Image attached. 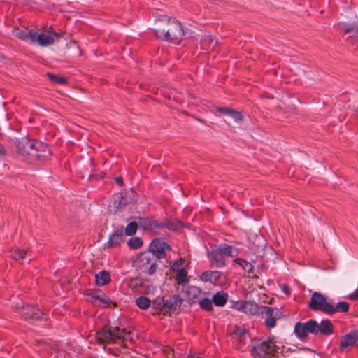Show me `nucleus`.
Segmentation results:
<instances>
[{
  "instance_id": "obj_1",
  "label": "nucleus",
  "mask_w": 358,
  "mask_h": 358,
  "mask_svg": "<svg viewBox=\"0 0 358 358\" xmlns=\"http://www.w3.org/2000/svg\"><path fill=\"white\" fill-rule=\"evenodd\" d=\"M165 24L166 29H155V35L166 41L178 44L182 40L185 32L182 24L174 17L164 14H158L155 17V24Z\"/></svg>"
},
{
  "instance_id": "obj_2",
  "label": "nucleus",
  "mask_w": 358,
  "mask_h": 358,
  "mask_svg": "<svg viewBox=\"0 0 358 358\" xmlns=\"http://www.w3.org/2000/svg\"><path fill=\"white\" fill-rule=\"evenodd\" d=\"M17 152L23 157L29 158H46L50 152L47 144L30 140L27 138H15L13 140Z\"/></svg>"
},
{
  "instance_id": "obj_3",
  "label": "nucleus",
  "mask_w": 358,
  "mask_h": 358,
  "mask_svg": "<svg viewBox=\"0 0 358 358\" xmlns=\"http://www.w3.org/2000/svg\"><path fill=\"white\" fill-rule=\"evenodd\" d=\"M279 349L280 346L274 337L255 338L252 341L251 355L255 358H271L278 353Z\"/></svg>"
},
{
  "instance_id": "obj_4",
  "label": "nucleus",
  "mask_w": 358,
  "mask_h": 358,
  "mask_svg": "<svg viewBox=\"0 0 358 358\" xmlns=\"http://www.w3.org/2000/svg\"><path fill=\"white\" fill-rule=\"evenodd\" d=\"M96 339L101 344L122 343L131 339L130 333L117 327L105 326L97 331Z\"/></svg>"
},
{
  "instance_id": "obj_5",
  "label": "nucleus",
  "mask_w": 358,
  "mask_h": 358,
  "mask_svg": "<svg viewBox=\"0 0 358 358\" xmlns=\"http://www.w3.org/2000/svg\"><path fill=\"white\" fill-rule=\"evenodd\" d=\"M238 255L237 248L227 244H221L208 252V257L210 264L216 268H222L226 265V257H236Z\"/></svg>"
},
{
  "instance_id": "obj_6",
  "label": "nucleus",
  "mask_w": 358,
  "mask_h": 358,
  "mask_svg": "<svg viewBox=\"0 0 358 358\" xmlns=\"http://www.w3.org/2000/svg\"><path fill=\"white\" fill-rule=\"evenodd\" d=\"M137 200V194L132 189H124L114 195L110 207H113L117 210H120L127 205L133 203Z\"/></svg>"
},
{
  "instance_id": "obj_7",
  "label": "nucleus",
  "mask_w": 358,
  "mask_h": 358,
  "mask_svg": "<svg viewBox=\"0 0 358 358\" xmlns=\"http://www.w3.org/2000/svg\"><path fill=\"white\" fill-rule=\"evenodd\" d=\"M331 299L320 292H315L310 297L308 308L314 311H320L329 315L331 308Z\"/></svg>"
},
{
  "instance_id": "obj_8",
  "label": "nucleus",
  "mask_w": 358,
  "mask_h": 358,
  "mask_svg": "<svg viewBox=\"0 0 358 358\" xmlns=\"http://www.w3.org/2000/svg\"><path fill=\"white\" fill-rule=\"evenodd\" d=\"M259 312L265 319V324L268 328H273L276 325V320L280 317L281 313L277 308L262 306Z\"/></svg>"
},
{
  "instance_id": "obj_9",
  "label": "nucleus",
  "mask_w": 358,
  "mask_h": 358,
  "mask_svg": "<svg viewBox=\"0 0 358 358\" xmlns=\"http://www.w3.org/2000/svg\"><path fill=\"white\" fill-rule=\"evenodd\" d=\"M316 327V321L313 320L305 323L299 322L294 326V332L297 338L303 340L307 337L309 333L315 335Z\"/></svg>"
},
{
  "instance_id": "obj_10",
  "label": "nucleus",
  "mask_w": 358,
  "mask_h": 358,
  "mask_svg": "<svg viewBox=\"0 0 358 358\" xmlns=\"http://www.w3.org/2000/svg\"><path fill=\"white\" fill-rule=\"evenodd\" d=\"M171 246L161 238L153 239L149 246V250L158 259L165 257L166 252L171 250Z\"/></svg>"
},
{
  "instance_id": "obj_11",
  "label": "nucleus",
  "mask_w": 358,
  "mask_h": 358,
  "mask_svg": "<svg viewBox=\"0 0 358 358\" xmlns=\"http://www.w3.org/2000/svg\"><path fill=\"white\" fill-rule=\"evenodd\" d=\"M259 307L257 303L250 301H236L233 303L231 308L249 315H255L259 312Z\"/></svg>"
},
{
  "instance_id": "obj_12",
  "label": "nucleus",
  "mask_w": 358,
  "mask_h": 358,
  "mask_svg": "<svg viewBox=\"0 0 358 358\" xmlns=\"http://www.w3.org/2000/svg\"><path fill=\"white\" fill-rule=\"evenodd\" d=\"M60 37L61 35L56 31H51L48 34H36V42H37L41 46H49L53 44L55 40H59Z\"/></svg>"
},
{
  "instance_id": "obj_13",
  "label": "nucleus",
  "mask_w": 358,
  "mask_h": 358,
  "mask_svg": "<svg viewBox=\"0 0 358 358\" xmlns=\"http://www.w3.org/2000/svg\"><path fill=\"white\" fill-rule=\"evenodd\" d=\"M358 341V331L352 330L342 336L340 339V350L343 351L349 347L357 344Z\"/></svg>"
},
{
  "instance_id": "obj_14",
  "label": "nucleus",
  "mask_w": 358,
  "mask_h": 358,
  "mask_svg": "<svg viewBox=\"0 0 358 358\" xmlns=\"http://www.w3.org/2000/svg\"><path fill=\"white\" fill-rule=\"evenodd\" d=\"M20 314L24 317V319L30 320H40L43 315L38 308H36V307L31 305H26L23 306Z\"/></svg>"
},
{
  "instance_id": "obj_15",
  "label": "nucleus",
  "mask_w": 358,
  "mask_h": 358,
  "mask_svg": "<svg viewBox=\"0 0 358 358\" xmlns=\"http://www.w3.org/2000/svg\"><path fill=\"white\" fill-rule=\"evenodd\" d=\"M124 241V227H121L115 230L109 236L106 247L113 248L120 245Z\"/></svg>"
},
{
  "instance_id": "obj_16",
  "label": "nucleus",
  "mask_w": 358,
  "mask_h": 358,
  "mask_svg": "<svg viewBox=\"0 0 358 358\" xmlns=\"http://www.w3.org/2000/svg\"><path fill=\"white\" fill-rule=\"evenodd\" d=\"M13 35L17 38L24 41H29L30 43L36 42V32L33 29H27L21 30L18 28H15L13 30Z\"/></svg>"
},
{
  "instance_id": "obj_17",
  "label": "nucleus",
  "mask_w": 358,
  "mask_h": 358,
  "mask_svg": "<svg viewBox=\"0 0 358 358\" xmlns=\"http://www.w3.org/2000/svg\"><path fill=\"white\" fill-rule=\"evenodd\" d=\"M164 310L174 311L180 308L182 304V299L178 295H172L165 299Z\"/></svg>"
},
{
  "instance_id": "obj_18",
  "label": "nucleus",
  "mask_w": 358,
  "mask_h": 358,
  "mask_svg": "<svg viewBox=\"0 0 358 358\" xmlns=\"http://www.w3.org/2000/svg\"><path fill=\"white\" fill-rule=\"evenodd\" d=\"M316 332L315 335L319 332L324 335H331L334 331V326L331 321L328 320H322L320 324L316 321Z\"/></svg>"
},
{
  "instance_id": "obj_19",
  "label": "nucleus",
  "mask_w": 358,
  "mask_h": 358,
  "mask_svg": "<svg viewBox=\"0 0 358 358\" xmlns=\"http://www.w3.org/2000/svg\"><path fill=\"white\" fill-rule=\"evenodd\" d=\"M217 41L210 35L203 36L201 40V48L205 50H213Z\"/></svg>"
},
{
  "instance_id": "obj_20",
  "label": "nucleus",
  "mask_w": 358,
  "mask_h": 358,
  "mask_svg": "<svg viewBox=\"0 0 358 358\" xmlns=\"http://www.w3.org/2000/svg\"><path fill=\"white\" fill-rule=\"evenodd\" d=\"M201 293V289L196 286H188L185 290L186 296L192 302H195L196 299L200 297Z\"/></svg>"
},
{
  "instance_id": "obj_21",
  "label": "nucleus",
  "mask_w": 358,
  "mask_h": 358,
  "mask_svg": "<svg viewBox=\"0 0 358 358\" xmlns=\"http://www.w3.org/2000/svg\"><path fill=\"white\" fill-rule=\"evenodd\" d=\"M349 308V303L346 301L338 302L335 305L331 303L329 315H332L336 313H347Z\"/></svg>"
},
{
  "instance_id": "obj_22",
  "label": "nucleus",
  "mask_w": 358,
  "mask_h": 358,
  "mask_svg": "<svg viewBox=\"0 0 358 358\" xmlns=\"http://www.w3.org/2000/svg\"><path fill=\"white\" fill-rule=\"evenodd\" d=\"M228 294L224 292H218L213 296V303L217 306L222 307L227 303Z\"/></svg>"
},
{
  "instance_id": "obj_23",
  "label": "nucleus",
  "mask_w": 358,
  "mask_h": 358,
  "mask_svg": "<svg viewBox=\"0 0 358 358\" xmlns=\"http://www.w3.org/2000/svg\"><path fill=\"white\" fill-rule=\"evenodd\" d=\"M96 283L98 286H103L110 281V275L108 271H102L95 275Z\"/></svg>"
},
{
  "instance_id": "obj_24",
  "label": "nucleus",
  "mask_w": 358,
  "mask_h": 358,
  "mask_svg": "<svg viewBox=\"0 0 358 358\" xmlns=\"http://www.w3.org/2000/svg\"><path fill=\"white\" fill-rule=\"evenodd\" d=\"M152 227L151 230L153 232L157 233L159 231L162 230L164 228H166L169 230L173 229V224H166L164 222H160L157 220H152Z\"/></svg>"
},
{
  "instance_id": "obj_25",
  "label": "nucleus",
  "mask_w": 358,
  "mask_h": 358,
  "mask_svg": "<svg viewBox=\"0 0 358 358\" xmlns=\"http://www.w3.org/2000/svg\"><path fill=\"white\" fill-rule=\"evenodd\" d=\"M211 283L215 285H221L226 281L225 275L220 271H214L212 272Z\"/></svg>"
},
{
  "instance_id": "obj_26",
  "label": "nucleus",
  "mask_w": 358,
  "mask_h": 358,
  "mask_svg": "<svg viewBox=\"0 0 358 358\" xmlns=\"http://www.w3.org/2000/svg\"><path fill=\"white\" fill-rule=\"evenodd\" d=\"M153 261L154 259L150 255L146 254L141 255L137 260L139 269L141 271V268L148 266Z\"/></svg>"
},
{
  "instance_id": "obj_27",
  "label": "nucleus",
  "mask_w": 358,
  "mask_h": 358,
  "mask_svg": "<svg viewBox=\"0 0 358 358\" xmlns=\"http://www.w3.org/2000/svg\"><path fill=\"white\" fill-rule=\"evenodd\" d=\"M234 262L241 266L245 272L253 273V266L250 262L242 258H236Z\"/></svg>"
},
{
  "instance_id": "obj_28",
  "label": "nucleus",
  "mask_w": 358,
  "mask_h": 358,
  "mask_svg": "<svg viewBox=\"0 0 358 358\" xmlns=\"http://www.w3.org/2000/svg\"><path fill=\"white\" fill-rule=\"evenodd\" d=\"M176 280L178 285H185L189 282V280L185 269L178 271L176 273Z\"/></svg>"
},
{
  "instance_id": "obj_29",
  "label": "nucleus",
  "mask_w": 358,
  "mask_h": 358,
  "mask_svg": "<svg viewBox=\"0 0 358 358\" xmlns=\"http://www.w3.org/2000/svg\"><path fill=\"white\" fill-rule=\"evenodd\" d=\"M136 305L142 310H145L150 307L151 301L145 296H139L135 301Z\"/></svg>"
},
{
  "instance_id": "obj_30",
  "label": "nucleus",
  "mask_w": 358,
  "mask_h": 358,
  "mask_svg": "<svg viewBox=\"0 0 358 358\" xmlns=\"http://www.w3.org/2000/svg\"><path fill=\"white\" fill-rule=\"evenodd\" d=\"M143 240L140 237L134 236L129 239L127 245L129 248L136 250L141 248L143 245Z\"/></svg>"
},
{
  "instance_id": "obj_31",
  "label": "nucleus",
  "mask_w": 358,
  "mask_h": 358,
  "mask_svg": "<svg viewBox=\"0 0 358 358\" xmlns=\"http://www.w3.org/2000/svg\"><path fill=\"white\" fill-rule=\"evenodd\" d=\"M200 307L207 311H210L213 310V300L209 299L208 298H203L199 301Z\"/></svg>"
},
{
  "instance_id": "obj_32",
  "label": "nucleus",
  "mask_w": 358,
  "mask_h": 358,
  "mask_svg": "<svg viewBox=\"0 0 358 358\" xmlns=\"http://www.w3.org/2000/svg\"><path fill=\"white\" fill-rule=\"evenodd\" d=\"M108 299L106 298H101L98 296H92V303H94L96 306H99L101 307H107L109 304Z\"/></svg>"
},
{
  "instance_id": "obj_33",
  "label": "nucleus",
  "mask_w": 358,
  "mask_h": 358,
  "mask_svg": "<svg viewBox=\"0 0 358 358\" xmlns=\"http://www.w3.org/2000/svg\"><path fill=\"white\" fill-rule=\"evenodd\" d=\"M138 227V224L136 222H129L125 229H124V234L127 236H132L136 234Z\"/></svg>"
},
{
  "instance_id": "obj_34",
  "label": "nucleus",
  "mask_w": 358,
  "mask_h": 358,
  "mask_svg": "<svg viewBox=\"0 0 358 358\" xmlns=\"http://www.w3.org/2000/svg\"><path fill=\"white\" fill-rule=\"evenodd\" d=\"M27 254L24 250L15 249L11 252L12 257L15 260H23Z\"/></svg>"
},
{
  "instance_id": "obj_35",
  "label": "nucleus",
  "mask_w": 358,
  "mask_h": 358,
  "mask_svg": "<svg viewBox=\"0 0 358 358\" xmlns=\"http://www.w3.org/2000/svg\"><path fill=\"white\" fill-rule=\"evenodd\" d=\"M165 299L161 297H157L152 301V308L157 310H164Z\"/></svg>"
},
{
  "instance_id": "obj_36",
  "label": "nucleus",
  "mask_w": 358,
  "mask_h": 358,
  "mask_svg": "<svg viewBox=\"0 0 358 358\" xmlns=\"http://www.w3.org/2000/svg\"><path fill=\"white\" fill-rule=\"evenodd\" d=\"M152 220L145 217H139V225L144 230H151Z\"/></svg>"
},
{
  "instance_id": "obj_37",
  "label": "nucleus",
  "mask_w": 358,
  "mask_h": 358,
  "mask_svg": "<svg viewBox=\"0 0 358 358\" xmlns=\"http://www.w3.org/2000/svg\"><path fill=\"white\" fill-rule=\"evenodd\" d=\"M157 268V265L156 262L154 260L152 262H151V264L148 266L141 268V271L143 273H145L148 275H152L153 273H155Z\"/></svg>"
},
{
  "instance_id": "obj_38",
  "label": "nucleus",
  "mask_w": 358,
  "mask_h": 358,
  "mask_svg": "<svg viewBox=\"0 0 358 358\" xmlns=\"http://www.w3.org/2000/svg\"><path fill=\"white\" fill-rule=\"evenodd\" d=\"M47 76L49 79L54 83L58 84H64L66 83V79L64 77H61L50 73H48Z\"/></svg>"
},
{
  "instance_id": "obj_39",
  "label": "nucleus",
  "mask_w": 358,
  "mask_h": 358,
  "mask_svg": "<svg viewBox=\"0 0 358 358\" xmlns=\"http://www.w3.org/2000/svg\"><path fill=\"white\" fill-rule=\"evenodd\" d=\"M229 116L237 123H241L243 119V117L240 112L234 111L233 110H231Z\"/></svg>"
},
{
  "instance_id": "obj_40",
  "label": "nucleus",
  "mask_w": 358,
  "mask_h": 358,
  "mask_svg": "<svg viewBox=\"0 0 358 358\" xmlns=\"http://www.w3.org/2000/svg\"><path fill=\"white\" fill-rule=\"evenodd\" d=\"M212 271H205L203 272L201 276H200V279L203 281V282H212Z\"/></svg>"
},
{
  "instance_id": "obj_41",
  "label": "nucleus",
  "mask_w": 358,
  "mask_h": 358,
  "mask_svg": "<svg viewBox=\"0 0 358 358\" xmlns=\"http://www.w3.org/2000/svg\"><path fill=\"white\" fill-rule=\"evenodd\" d=\"M182 264V260H179V261H175L173 262V264H172L171 266V269L175 271V272H178V270H180L182 269L181 268H180V266H181Z\"/></svg>"
},
{
  "instance_id": "obj_42",
  "label": "nucleus",
  "mask_w": 358,
  "mask_h": 358,
  "mask_svg": "<svg viewBox=\"0 0 358 358\" xmlns=\"http://www.w3.org/2000/svg\"><path fill=\"white\" fill-rule=\"evenodd\" d=\"M235 334L239 336H243L244 338L247 336V332L245 329L241 327L236 329Z\"/></svg>"
},
{
  "instance_id": "obj_43",
  "label": "nucleus",
  "mask_w": 358,
  "mask_h": 358,
  "mask_svg": "<svg viewBox=\"0 0 358 358\" xmlns=\"http://www.w3.org/2000/svg\"><path fill=\"white\" fill-rule=\"evenodd\" d=\"M140 283H141V279H139L138 278H134V279H131L129 285L130 287H134L135 286H136L138 285H140Z\"/></svg>"
},
{
  "instance_id": "obj_44",
  "label": "nucleus",
  "mask_w": 358,
  "mask_h": 358,
  "mask_svg": "<svg viewBox=\"0 0 358 358\" xmlns=\"http://www.w3.org/2000/svg\"><path fill=\"white\" fill-rule=\"evenodd\" d=\"M281 290L287 295L290 294L291 290L289 286L285 284L280 285Z\"/></svg>"
},
{
  "instance_id": "obj_45",
  "label": "nucleus",
  "mask_w": 358,
  "mask_h": 358,
  "mask_svg": "<svg viewBox=\"0 0 358 358\" xmlns=\"http://www.w3.org/2000/svg\"><path fill=\"white\" fill-rule=\"evenodd\" d=\"M217 110L219 112H220L223 114L227 115H229L232 110L229 108H218Z\"/></svg>"
},
{
  "instance_id": "obj_46",
  "label": "nucleus",
  "mask_w": 358,
  "mask_h": 358,
  "mask_svg": "<svg viewBox=\"0 0 358 358\" xmlns=\"http://www.w3.org/2000/svg\"><path fill=\"white\" fill-rule=\"evenodd\" d=\"M115 180L120 186H122L124 184L123 178L121 176L115 177Z\"/></svg>"
},
{
  "instance_id": "obj_47",
  "label": "nucleus",
  "mask_w": 358,
  "mask_h": 358,
  "mask_svg": "<svg viewBox=\"0 0 358 358\" xmlns=\"http://www.w3.org/2000/svg\"><path fill=\"white\" fill-rule=\"evenodd\" d=\"M350 298L351 299H358V288L352 293L350 294Z\"/></svg>"
},
{
  "instance_id": "obj_48",
  "label": "nucleus",
  "mask_w": 358,
  "mask_h": 358,
  "mask_svg": "<svg viewBox=\"0 0 358 358\" xmlns=\"http://www.w3.org/2000/svg\"><path fill=\"white\" fill-rule=\"evenodd\" d=\"M355 38H357V45H358V27H357V31H356V36H355V37H354V36H349V38H350V42H353V41H354V39H355Z\"/></svg>"
},
{
  "instance_id": "obj_49",
  "label": "nucleus",
  "mask_w": 358,
  "mask_h": 358,
  "mask_svg": "<svg viewBox=\"0 0 358 358\" xmlns=\"http://www.w3.org/2000/svg\"><path fill=\"white\" fill-rule=\"evenodd\" d=\"M6 155V150L3 145L0 144V156H4Z\"/></svg>"
},
{
  "instance_id": "obj_50",
  "label": "nucleus",
  "mask_w": 358,
  "mask_h": 358,
  "mask_svg": "<svg viewBox=\"0 0 358 358\" xmlns=\"http://www.w3.org/2000/svg\"><path fill=\"white\" fill-rule=\"evenodd\" d=\"M352 31V28H351V27H348V28H347V29H346V31H347V32H351Z\"/></svg>"
},
{
  "instance_id": "obj_51",
  "label": "nucleus",
  "mask_w": 358,
  "mask_h": 358,
  "mask_svg": "<svg viewBox=\"0 0 358 358\" xmlns=\"http://www.w3.org/2000/svg\"><path fill=\"white\" fill-rule=\"evenodd\" d=\"M357 117H358V111H357Z\"/></svg>"
}]
</instances>
